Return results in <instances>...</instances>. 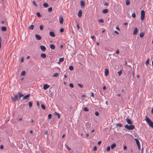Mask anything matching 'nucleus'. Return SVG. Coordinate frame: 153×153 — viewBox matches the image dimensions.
I'll return each mask as SVG.
<instances>
[{
    "label": "nucleus",
    "mask_w": 153,
    "mask_h": 153,
    "mask_svg": "<svg viewBox=\"0 0 153 153\" xmlns=\"http://www.w3.org/2000/svg\"><path fill=\"white\" fill-rule=\"evenodd\" d=\"M145 120L149 124V126L153 128V122L148 118L146 116H145Z\"/></svg>",
    "instance_id": "obj_1"
},
{
    "label": "nucleus",
    "mask_w": 153,
    "mask_h": 153,
    "mask_svg": "<svg viewBox=\"0 0 153 153\" xmlns=\"http://www.w3.org/2000/svg\"><path fill=\"white\" fill-rule=\"evenodd\" d=\"M125 127L128 129L131 130L134 129L135 128V126L134 125H133L128 126L127 125H126L125 126Z\"/></svg>",
    "instance_id": "obj_2"
},
{
    "label": "nucleus",
    "mask_w": 153,
    "mask_h": 153,
    "mask_svg": "<svg viewBox=\"0 0 153 153\" xmlns=\"http://www.w3.org/2000/svg\"><path fill=\"white\" fill-rule=\"evenodd\" d=\"M145 12L143 10H142L141 11V15L140 19L142 21H143L145 17Z\"/></svg>",
    "instance_id": "obj_3"
},
{
    "label": "nucleus",
    "mask_w": 153,
    "mask_h": 153,
    "mask_svg": "<svg viewBox=\"0 0 153 153\" xmlns=\"http://www.w3.org/2000/svg\"><path fill=\"white\" fill-rule=\"evenodd\" d=\"M50 87V85L47 84H45L43 87V88L44 90H45L48 88Z\"/></svg>",
    "instance_id": "obj_4"
},
{
    "label": "nucleus",
    "mask_w": 153,
    "mask_h": 153,
    "mask_svg": "<svg viewBox=\"0 0 153 153\" xmlns=\"http://www.w3.org/2000/svg\"><path fill=\"white\" fill-rule=\"evenodd\" d=\"M59 22L61 24H62L63 22V19L62 16H60L59 18Z\"/></svg>",
    "instance_id": "obj_5"
},
{
    "label": "nucleus",
    "mask_w": 153,
    "mask_h": 153,
    "mask_svg": "<svg viewBox=\"0 0 153 153\" xmlns=\"http://www.w3.org/2000/svg\"><path fill=\"white\" fill-rule=\"evenodd\" d=\"M91 123H87L86 124V127L87 128H89L91 127Z\"/></svg>",
    "instance_id": "obj_6"
},
{
    "label": "nucleus",
    "mask_w": 153,
    "mask_h": 153,
    "mask_svg": "<svg viewBox=\"0 0 153 153\" xmlns=\"http://www.w3.org/2000/svg\"><path fill=\"white\" fill-rule=\"evenodd\" d=\"M40 48L41 50L43 51H45L46 50V47L43 45H41L40 46Z\"/></svg>",
    "instance_id": "obj_7"
},
{
    "label": "nucleus",
    "mask_w": 153,
    "mask_h": 153,
    "mask_svg": "<svg viewBox=\"0 0 153 153\" xmlns=\"http://www.w3.org/2000/svg\"><path fill=\"white\" fill-rule=\"evenodd\" d=\"M138 30L137 27H135L134 29V31L133 33V35H136L137 34L138 32Z\"/></svg>",
    "instance_id": "obj_8"
},
{
    "label": "nucleus",
    "mask_w": 153,
    "mask_h": 153,
    "mask_svg": "<svg viewBox=\"0 0 153 153\" xmlns=\"http://www.w3.org/2000/svg\"><path fill=\"white\" fill-rule=\"evenodd\" d=\"M50 35L52 37H54L55 36V35L53 31H50L49 33Z\"/></svg>",
    "instance_id": "obj_9"
},
{
    "label": "nucleus",
    "mask_w": 153,
    "mask_h": 153,
    "mask_svg": "<svg viewBox=\"0 0 153 153\" xmlns=\"http://www.w3.org/2000/svg\"><path fill=\"white\" fill-rule=\"evenodd\" d=\"M80 4L82 7H84L85 4L84 1L82 0L81 1Z\"/></svg>",
    "instance_id": "obj_10"
},
{
    "label": "nucleus",
    "mask_w": 153,
    "mask_h": 153,
    "mask_svg": "<svg viewBox=\"0 0 153 153\" xmlns=\"http://www.w3.org/2000/svg\"><path fill=\"white\" fill-rule=\"evenodd\" d=\"M126 121L127 123L129 124H132V123L131 121V120L128 118L126 119Z\"/></svg>",
    "instance_id": "obj_11"
},
{
    "label": "nucleus",
    "mask_w": 153,
    "mask_h": 153,
    "mask_svg": "<svg viewBox=\"0 0 153 153\" xmlns=\"http://www.w3.org/2000/svg\"><path fill=\"white\" fill-rule=\"evenodd\" d=\"M35 36L36 38L38 40H40L41 39V37L39 35L36 34Z\"/></svg>",
    "instance_id": "obj_12"
},
{
    "label": "nucleus",
    "mask_w": 153,
    "mask_h": 153,
    "mask_svg": "<svg viewBox=\"0 0 153 153\" xmlns=\"http://www.w3.org/2000/svg\"><path fill=\"white\" fill-rule=\"evenodd\" d=\"M30 96V94H28L24 97H23L22 98L23 100H25L26 99H27Z\"/></svg>",
    "instance_id": "obj_13"
},
{
    "label": "nucleus",
    "mask_w": 153,
    "mask_h": 153,
    "mask_svg": "<svg viewBox=\"0 0 153 153\" xmlns=\"http://www.w3.org/2000/svg\"><path fill=\"white\" fill-rule=\"evenodd\" d=\"M18 95H15L14 98H13V101H16L18 100Z\"/></svg>",
    "instance_id": "obj_14"
},
{
    "label": "nucleus",
    "mask_w": 153,
    "mask_h": 153,
    "mask_svg": "<svg viewBox=\"0 0 153 153\" xmlns=\"http://www.w3.org/2000/svg\"><path fill=\"white\" fill-rule=\"evenodd\" d=\"M82 16V11L81 10H79L78 13V16L79 17H81Z\"/></svg>",
    "instance_id": "obj_15"
},
{
    "label": "nucleus",
    "mask_w": 153,
    "mask_h": 153,
    "mask_svg": "<svg viewBox=\"0 0 153 153\" xmlns=\"http://www.w3.org/2000/svg\"><path fill=\"white\" fill-rule=\"evenodd\" d=\"M109 71L108 69H105V76H107L108 74Z\"/></svg>",
    "instance_id": "obj_16"
},
{
    "label": "nucleus",
    "mask_w": 153,
    "mask_h": 153,
    "mask_svg": "<svg viewBox=\"0 0 153 153\" xmlns=\"http://www.w3.org/2000/svg\"><path fill=\"white\" fill-rule=\"evenodd\" d=\"M41 56L43 58H45L46 57V55L45 54L42 53L41 54Z\"/></svg>",
    "instance_id": "obj_17"
},
{
    "label": "nucleus",
    "mask_w": 153,
    "mask_h": 153,
    "mask_svg": "<svg viewBox=\"0 0 153 153\" xmlns=\"http://www.w3.org/2000/svg\"><path fill=\"white\" fill-rule=\"evenodd\" d=\"M50 48L52 49H54L55 48V46L53 44H51L50 45Z\"/></svg>",
    "instance_id": "obj_18"
},
{
    "label": "nucleus",
    "mask_w": 153,
    "mask_h": 153,
    "mask_svg": "<svg viewBox=\"0 0 153 153\" xmlns=\"http://www.w3.org/2000/svg\"><path fill=\"white\" fill-rule=\"evenodd\" d=\"M26 71H22L21 74V76H25L26 74Z\"/></svg>",
    "instance_id": "obj_19"
},
{
    "label": "nucleus",
    "mask_w": 153,
    "mask_h": 153,
    "mask_svg": "<svg viewBox=\"0 0 153 153\" xmlns=\"http://www.w3.org/2000/svg\"><path fill=\"white\" fill-rule=\"evenodd\" d=\"M116 146V144L115 143H113L111 146V149H114Z\"/></svg>",
    "instance_id": "obj_20"
},
{
    "label": "nucleus",
    "mask_w": 153,
    "mask_h": 153,
    "mask_svg": "<svg viewBox=\"0 0 153 153\" xmlns=\"http://www.w3.org/2000/svg\"><path fill=\"white\" fill-rule=\"evenodd\" d=\"M108 12V9H104L102 10V13H106Z\"/></svg>",
    "instance_id": "obj_21"
},
{
    "label": "nucleus",
    "mask_w": 153,
    "mask_h": 153,
    "mask_svg": "<svg viewBox=\"0 0 153 153\" xmlns=\"http://www.w3.org/2000/svg\"><path fill=\"white\" fill-rule=\"evenodd\" d=\"M29 29L31 30H33L34 28V25H31L30 27H29Z\"/></svg>",
    "instance_id": "obj_22"
},
{
    "label": "nucleus",
    "mask_w": 153,
    "mask_h": 153,
    "mask_svg": "<svg viewBox=\"0 0 153 153\" xmlns=\"http://www.w3.org/2000/svg\"><path fill=\"white\" fill-rule=\"evenodd\" d=\"M134 140L135 141L136 143L137 144V145L140 143V142H139V140H138V139H137V138H135L134 139Z\"/></svg>",
    "instance_id": "obj_23"
},
{
    "label": "nucleus",
    "mask_w": 153,
    "mask_h": 153,
    "mask_svg": "<svg viewBox=\"0 0 153 153\" xmlns=\"http://www.w3.org/2000/svg\"><path fill=\"white\" fill-rule=\"evenodd\" d=\"M43 6L45 7H47L48 6V5L47 3H44L43 4Z\"/></svg>",
    "instance_id": "obj_24"
},
{
    "label": "nucleus",
    "mask_w": 153,
    "mask_h": 153,
    "mask_svg": "<svg viewBox=\"0 0 153 153\" xmlns=\"http://www.w3.org/2000/svg\"><path fill=\"white\" fill-rule=\"evenodd\" d=\"M1 30L3 31H5L6 30V28L5 27H1Z\"/></svg>",
    "instance_id": "obj_25"
},
{
    "label": "nucleus",
    "mask_w": 153,
    "mask_h": 153,
    "mask_svg": "<svg viewBox=\"0 0 153 153\" xmlns=\"http://www.w3.org/2000/svg\"><path fill=\"white\" fill-rule=\"evenodd\" d=\"M144 35V33L143 32H142L140 33V37H143Z\"/></svg>",
    "instance_id": "obj_26"
},
{
    "label": "nucleus",
    "mask_w": 153,
    "mask_h": 153,
    "mask_svg": "<svg viewBox=\"0 0 153 153\" xmlns=\"http://www.w3.org/2000/svg\"><path fill=\"white\" fill-rule=\"evenodd\" d=\"M64 58H61L59 59V62H61L63 61Z\"/></svg>",
    "instance_id": "obj_27"
},
{
    "label": "nucleus",
    "mask_w": 153,
    "mask_h": 153,
    "mask_svg": "<svg viewBox=\"0 0 153 153\" xmlns=\"http://www.w3.org/2000/svg\"><path fill=\"white\" fill-rule=\"evenodd\" d=\"M18 94L19 95V98H20L21 97L24 96V95L23 94H22L20 93H18Z\"/></svg>",
    "instance_id": "obj_28"
},
{
    "label": "nucleus",
    "mask_w": 153,
    "mask_h": 153,
    "mask_svg": "<svg viewBox=\"0 0 153 153\" xmlns=\"http://www.w3.org/2000/svg\"><path fill=\"white\" fill-rule=\"evenodd\" d=\"M130 4V1L129 0H127L126 1V4L127 5H128Z\"/></svg>",
    "instance_id": "obj_29"
},
{
    "label": "nucleus",
    "mask_w": 153,
    "mask_h": 153,
    "mask_svg": "<svg viewBox=\"0 0 153 153\" xmlns=\"http://www.w3.org/2000/svg\"><path fill=\"white\" fill-rule=\"evenodd\" d=\"M59 74L58 73H56L53 75V76L54 77H57L58 76Z\"/></svg>",
    "instance_id": "obj_30"
},
{
    "label": "nucleus",
    "mask_w": 153,
    "mask_h": 153,
    "mask_svg": "<svg viewBox=\"0 0 153 153\" xmlns=\"http://www.w3.org/2000/svg\"><path fill=\"white\" fill-rule=\"evenodd\" d=\"M52 117V115L51 114H49L48 116V118L49 119H50Z\"/></svg>",
    "instance_id": "obj_31"
},
{
    "label": "nucleus",
    "mask_w": 153,
    "mask_h": 153,
    "mask_svg": "<svg viewBox=\"0 0 153 153\" xmlns=\"http://www.w3.org/2000/svg\"><path fill=\"white\" fill-rule=\"evenodd\" d=\"M149 59H148L146 61V65H147L149 64Z\"/></svg>",
    "instance_id": "obj_32"
},
{
    "label": "nucleus",
    "mask_w": 153,
    "mask_h": 153,
    "mask_svg": "<svg viewBox=\"0 0 153 153\" xmlns=\"http://www.w3.org/2000/svg\"><path fill=\"white\" fill-rule=\"evenodd\" d=\"M41 106L42 108L44 110L45 109V105H44L42 104L41 105Z\"/></svg>",
    "instance_id": "obj_33"
},
{
    "label": "nucleus",
    "mask_w": 153,
    "mask_h": 153,
    "mask_svg": "<svg viewBox=\"0 0 153 153\" xmlns=\"http://www.w3.org/2000/svg\"><path fill=\"white\" fill-rule=\"evenodd\" d=\"M69 69L71 71H72L73 70V67L72 66H70L69 67Z\"/></svg>",
    "instance_id": "obj_34"
},
{
    "label": "nucleus",
    "mask_w": 153,
    "mask_h": 153,
    "mask_svg": "<svg viewBox=\"0 0 153 153\" xmlns=\"http://www.w3.org/2000/svg\"><path fill=\"white\" fill-rule=\"evenodd\" d=\"M84 110L85 111H88L89 109L86 107H85L84 108Z\"/></svg>",
    "instance_id": "obj_35"
},
{
    "label": "nucleus",
    "mask_w": 153,
    "mask_h": 153,
    "mask_svg": "<svg viewBox=\"0 0 153 153\" xmlns=\"http://www.w3.org/2000/svg\"><path fill=\"white\" fill-rule=\"evenodd\" d=\"M32 102H29V105L30 108L31 107V106H32Z\"/></svg>",
    "instance_id": "obj_36"
},
{
    "label": "nucleus",
    "mask_w": 153,
    "mask_h": 153,
    "mask_svg": "<svg viewBox=\"0 0 153 153\" xmlns=\"http://www.w3.org/2000/svg\"><path fill=\"white\" fill-rule=\"evenodd\" d=\"M132 17H133V18H134L135 17L136 14L134 13H133L132 14Z\"/></svg>",
    "instance_id": "obj_37"
},
{
    "label": "nucleus",
    "mask_w": 153,
    "mask_h": 153,
    "mask_svg": "<svg viewBox=\"0 0 153 153\" xmlns=\"http://www.w3.org/2000/svg\"><path fill=\"white\" fill-rule=\"evenodd\" d=\"M52 10V7H50L48 9V12H51V11Z\"/></svg>",
    "instance_id": "obj_38"
},
{
    "label": "nucleus",
    "mask_w": 153,
    "mask_h": 153,
    "mask_svg": "<svg viewBox=\"0 0 153 153\" xmlns=\"http://www.w3.org/2000/svg\"><path fill=\"white\" fill-rule=\"evenodd\" d=\"M55 114L57 115V116L58 117V118H60V114L59 113H56V112Z\"/></svg>",
    "instance_id": "obj_39"
},
{
    "label": "nucleus",
    "mask_w": 153,
    "mask_h": 153,
    "mask_svg": "<svg viewBox=\"0 0 153 153\" xmlns=\"http://www.w3.org/2000/svg\"><path fill=\"white\" fill-rule=\"evenodd\" d=\"M69 86L70 87L72 88H73L74 87V85L71 83L69 84Z\"/></svg>",
    "instance_id": "obj_40"
},
{
    "label": "nucleus",
    "mask_w": 153,
    "mask_h": 153,
    "mask_svg": "<svg viewBox=\"0 0 153 153\" xmlns=\"http://www.w3.org/2000/svg\"><path fill=\"white\" fill-rule=\"evenodd\" d=\"M110 150V147L109 146H108L107 148L106 151L108 152Z\"/></svg>",
    "instance_id": "obj_41"
},
{
    "label": "nucleus",
    "mask_w": 153,
    "mask_h": 153,
    "mask_svg": "<svg viewBox=\"0 0 153 153\" xmlns=\"http://www.w3.org/2000/svg\"><path fill=\"white\" fill-rule=\"evenodd\" d=\"M118 74H119V75L120 76L121 75V74H122V70H120V71H119L118 72Z\"/></svg>",
    "instance_id": "obj_42"
},
{
    "label": "nucleus",
    "mask_w": 153,
    "mask_h": 153,
    "mask_svg": "<svg viewBox=\"0 0 153 153\" xmlns=\"http://www.w3.org/2000/svg\"><path fill=\"white\" fill-rule=\"evenodd\" d=\"M39 28L41 30H42L43 28V26L42 25H41L40 26Z\"/></svg>",
    "instance_id": "obj_43"
},
{
    "label": "nucleus",
    "mask_w": 153,
    "mask_h": 153,
    "mask_svg": "<svg viewBox=\"0 0 153 153\" xmlns=\"http://www.w3.org/2000/svg\"><path fill=\"white\" fill-rule=\"evenodd\" d=\"M117 125L119 127H121L122 126V124L120 123H118L117 124Z\"/></svg>",
    "instance_id": "obj_44"
},
{
    "label": "nucleus",
    "mask_w": 153,
    "mask_h": 153,
    "mask_svg": "<svg viewBox=\"0 0 153 153\" xmlns=\"http://www.w3.org/2000/svg\"><path fill=\"white\" fill-rule=\"evenodd\" d=\"M66 147L67 149L69 151L71 149V148L68 146H66Z\"/></svg>",
    "instance_id": "obj_45"
},
{
    "label": "nucleus",
    "mask_w": 153,
    "mask_h": 153,
    "mask_svg": "<svg viewBox=\"0 0 153 153\" xmlns=\"http://www.w3.org/2000/svg\"><path fill=\"white\" fill-rule=\"evenodd\" d=\"M36 15L38 17H40L41 16L40 13L39 12H37L36 13Z\"/></svg>",
    "instance_id": "obj_46"
},
{
    "label": "nucleus",
    "mask_w": 153,
    "mask_h": 153,
    "mask_svg": "<svg viewBox=\"0 0 153 153\" xmlns=\"http://www.w3.org/2000/svg\"><path fill=\"white\" fill-rule=\"evenodd\" d=\"M95 114L96 116H98L99 115V112L98 111H96L95 112Z\"/></svg>",
    "instance_id": "obj_47"
},
{
    "label": "nucleus",
    "mask_w": 153,
    "mask_h": 153,
    "mask_svg": "<svg viewBox=\"0 0 153 153\" xmlns=\"http://www.w3.org/2000/svg\"><path fill=\"white\" fill-rule=\"evenodd\" d=\"M104 21L103 19H101L99 21V22H101V23H103L104 22Z\"/></svg>",
    "instance_id": "obj_48"
},
{
    "label": "nucleus",
    "mask_w": 153,
    "mask_h": 153,
    "mask_svg": "<svg viewBox=\"0 0 153 153\" xmlns=\"http://www.w3.org/2000/svg\"><path fill=\"white\" fill-rule=\"evenodd\" d=\"M77 28L78 30H79L80 29V27L78 23H77Z\"/></svg>",
    "instance_id": "obj_49"
},
{
    "label": "nucleus",
    "mask_w": 153,
    "mask_h": 153,
    "mask_svg": "<svg viewBox=\"0 0 153 153\" xmlns=\"http://www.w3.org/2000/svg\"><path fill=\"white\" fill-rule=\"evenodd\" d=\"M33 3L36 7H37V5L35 1H33Z\"/></svg>",
    "instance_id": "obj_50"
},
{
    "label": "nucleus",
    "mask_w": 153,
    "mask_h": 153,
    "mask_svg": "<svg viewBox=\"0 0 153 153\" xmlns=\"http://www.w3.org/2000/svg\"><path fill=\"white\" fill-rule=\"evenodd\" d=\"M60 31L61 33H62L64 31V29L62 28H61Z\"/></svg>",
    "instance_id": "obj_51"
},
{
    "label": "nucleus",
    "mask_w": 153,
    "mask_h": 153,
    "mask_svg": "<svg viewBox=\"0 0 153 153\" xmlns=\"http://www.w3.org/2000/svg\"><path fill=\"white\" fill-rule=\"evenodd\" d=\"M137 145L138 146V149L139 150H140V143L139 144H138Z\"/></svg>",
    "instance_id": "obj_52"
},
{
    "label": "nucleus",
    "mask_w": 153,
    "mask_h": 153,
    "mask_svg": "<svg viewBox=\"0 0 153 153\" xmlns=\"http://www.w3.org/2000/svg\"><path fill=\"white\" fill-rule=\"evenodd\" d=\"M104 4L105 5L107 6L108 5V3L107 2H105L104 3Z\"/></svg>",
    "instance_id": "obj_53"
},
{
    "label": "nucleus",
    "mask_w": 153,
    "mask_h": 153,
    "mask_svg": "<svg viewBox=\"0 0 153 153\" xmlns=\"http://www.w3.org/2000/svg\"><path fill=\"white\" fill-rule=\"evenodd\" d=\"M0 148L1 149H3L4 148V146L2 145H1L0 146Z\"/></svg>",
    "instance_id": "obj_54"
},
{
    "label": "nucleus",
    "mask_w": 153,
    "mask_h": 153,
    "mask_svg": "<svg viewBox=\"0 0 153 153\" xmlns=\"http://www.w3.org/2000/svg\"><path fill=\"white\" fill-rule=\"evenodd\" d=\"M97 147L96 146H95L93 149V150L94 151H95L97 150Z\"/></svg>",
    "instance_id": "obj_55"
},
{
    "label": "nucleus",
    "mask_w": 153,
    "mask_h": 153,
    "mask_svg": "<svg viewBox=\"0 0 153 153\" xmlns=\"http://www.w3.org/2000/svg\"><path fill=\"white\" fill-rule=\"evenodd\" d=\"M91 38L92 39H95V36H91Z\"/></svg>",
    "instance_id": "obj_56"
},
{
    "label": "nucleus",
    "mask_w": 153,
    "mask_h": 153,
    "mask_svg": "<svg viewBox=\"0 0 153 153\" xmlns=\"http://www.w3.org/2000/svg\"><path fill=\"white\" fill-rule=\"evenodd\" d=\"M78 85L81 88H82L83 86L82 85L80 84H78Z\"/></svg>",
    "instance_id": "obj_57"
},
{
    "label": "nucleus",
    "mask_w": 153,
    "mask_h": 153,
    "mask_svg": "<svg viewBox=\"0 0 153 153\" xmlns=\"http://www.w3.org/2000/svg\"><path fill=\"white\" fill-rule=\"evenodd\" d=\"M119 53V50H118V49L117 50L116 52V54H118Z\"/></svg>",
    "instance_id": "obj_58"
},
{
    "label": "nucleus",
    "mask_w": 153,
    "mask_h": 153,
    "mask_svg": "<svg viewBox=\"0 0 153 153\" xmlns=\"http://www.w3.org/2000/svg\"><path fill=\"white\" fill-rule=\"evenodd\" d=\"M114 33H116V34H119V33L118 32V31H116V30H115V31H114Z\"/></svg>",
    "instance_id": "obj_59"
},
{
    "label": "nucleus",
    "mask_w": 153,
    "mask_h": 153,
    "mask_svg": "<svg viewBox=\"0 0 153 153\" xmlns=\"http://www.w3.org/2000/svg\"><path fill=\"white\" fill-rule=\"evenodd\" d=\"M127 149V147L126 146H124L123 147V149L124 150H126Z\"/></svg>",
    "instance_id": "obj_60"
},
{
    "label": "nucleus",
    "mask_w": 153,
    "mask_h": 153,
    "mask_svg": "<svg viewBox=\"0 0 153 153\" xmlns=\"http://www.w3.org/2000/svg\"><path fill=\"white\" fill-rule=\"evenodd\" d=\"M91 96L92 97H94V94L93 93H91Z\"/></svg>",
    "instance_id": "obj_61"
},
{
    "label": "nucleus",
    "mask_w": 153,
    "mask_h": 153,
    "mask_svg": "<svg viewBox=\"0 0 153 153\" xmlns=\"http://www.w3.org/2000/svg\"><path fill=\"white\" fill-rule=\"evenodd\" d=\"M101 142H101V141H99V142H98V145H100V144H101Z\"/></svg>",
    "instance_id": "obj_62"
},
{
    "label": "nucleus",
    "mask_w": 153,
    "mask_h": 153,
    "mask_svg": "<svg viewBox=\"0 0 153 153\" xmlns=\"http://www.w3.org/2000/svg\"><path fill=\"white\" fill-rule=\"evenodd\" d=\"M116 29L118 30H120V28L118 27L117 26L116 27Z\"/></svg>",
    "instance_id": "obj_63"
},
{
    "label": "nucleus",
    "mask_w": 153,
    "mask_h": 153,
    "mask_svg": "<svg viewBox=\"0 0 153 153\" xmlns=\"http://www.w3.org/2000/svg\"><path fill=\"white\" fill-rule=\"evenodd\" d=\"M106 89V87L105 86H104L103 87V90H105V89Z\"/></svg>",
    "instance_id": "obj_64"
}]
</instances>
